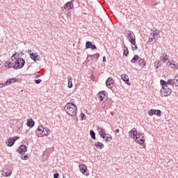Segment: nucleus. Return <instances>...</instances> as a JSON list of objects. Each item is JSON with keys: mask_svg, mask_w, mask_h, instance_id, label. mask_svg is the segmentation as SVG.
<instances>
[{"mask_svg": "<svg viewBox=\"0 0 178 178\" xmlns=\"http://www.w3.org/2000/svg\"><path fill=\"white\" fill-rule=\"evenodd\" d=\"M115 133H120V130H119V129H115Z\"/></svg>", "mask_w": 178, "mask_h": 178, "instance_id": "51", "label": "nucleus"}, {"mask_svg": "<svg viewBox=\"0 0 178 178\" xmlns=\"http://www.w3.org/2000/svg\"><path fill=\"white\" fill-rule=\"evenodd\" d=\"M38 77H41V75L37 74V75L35 76V79H38Z\"/></svg>", "mask_w": 178, "mask_h": 178, "instance_id": "50", "label": "nucleus"}, {"mask_svg": "<svg viewBox=\"0 0 178 178\" xmlns=\"http://www.w3.org/2000/svg\"><path fill=\"white\" fill-rule=\"evenodd\" d=\"M28 52H31V50H29Z\"/></svg>", "mask_w": 178, "mask_h": 178, "instance_id": "55", "label": "nucleus"}, {"mask_svg": "<svg viewBox=\"0 0 178 178\" xmlns=\"http://www.w3.org/2000/svg\"><path fill=\"white\" fill-rule=\"evenodd\" d=\"M129 136H131V134H132L134 138H135V137H137V134H138L137 129L133 128V129L129 132Z\"/></svg>", "mask_w": 178, "mask_h": 178, "instance_id": "18", "label": "nucleus"}, {"mask_svg": "<svg viewBox=\"0 0 178 178\" xmlns=\"http://www.w3.org/2000/svg\"><path fill=\"white\" fill-rule=\"evenodd\" d=\"M99 53H97L95 54L88 55V58H90V59H92V60L95 59V62H97L99 58Z\"/></svg>", "mask_w": 178, "mask_h": 178, "instance_id": "16", "label": "nucleus"}, {"mask_svg": "<svg viewBox=\"0 0 178 178\" xmlns=\"http://www.w3.org/2000/svg\"><path fill=\"white\" fill-rule=\"evenodd\" d=\"M97 98H99V101L105 102V101L108 99V97L106 96V91L102 90L99 92L97 94Z\"/></svg>", "mask_w": 178, "mask_h": 178, "instance_id": "6", "label": "nucleus"}, {"mask_svg": "<svg viewBox=\"0 0 178 178\" xmlns=\"http://www.w3.org/2000/svg\"><path fill=\"white\" fill-rule=\"evenodd\" d=\"M97 130H98L99 134H100V136L102 137V138L105 140V138H106V133H105V131H104V129L101 128V127H98Z\"/></svg>", "mask_w": 178, "mask_h": 178, "instance_id": "14", "label": "nucleus"}, {"mask_svg": "<svg viewBox=\"0 0 178 178\" xmlns=\"http://www.w3.org/2000/svg\"><path fill=\"white\" fill-rule=\"evenodd\" d=\"M159 66H161V61L155 62L154 63V67L156 69H159Z\"/></svg>", "mask_w": 178, "mask_h": 178, "instance_id": "38", "label": "nucleus"}, {"mask_svg": "<svg viewBox=\"0 0 178 178\" xmlns=\"http://www.w3.org/2000/svg\"><path fill=\"white\" fill-rule=\"evenodd\" d=\"M105 141L106 142H109L111 141V140H112V136H111L110 134L108 135V136H106L105 138Z\"/></svg>", "mask_w": 178, "mask_h": 178, "instance_id": "37", "label": "nucleus"}, {"mask_svg": "<svg viewBox=\"0 0 178 178\" xmlns=\"http://www.w3.org/2000/svg\"><path fill=\"white\" fill-rule=\"evenodd\" d=\"M153 42V44H155V42H156V38H155V37L153 36V38H149L148 41H147V44L149 45L151 44V42Z\"/></svg>", "mask_w": 178, "mask_h": 178, "instance_id": "27", "label": "nucleus"}, {"mask_svg": "<svg viewBox=\"0 0 178 178\" xmlns=\"http://www.w3.org/2000/svg\"><path fill=\"white\" fill-rule=\"evenodd\" d=\"M125 35L129 38V42L132 44V45H136V35L131 31H126Z\"/></svg>", "mask_w": 178, "mask_h": 178, "instance_id": "4", "label": "nucleus"}, {"mask_svg": "<svg viewBox=\"0 0 178 178\" xmlns=\"http://www.w3.org/2000/svg\"><path fill=\"white\" fill-rule=\"evenodd\" d=\"M67 81H68V88H73V79L70 76L67 77Z\"/></svg>", "mask_w": 178, "mask_h": 178, "instance_id": "23", "label": "nucleus"}, {"mask_svg": "<svg viewBox=\"0 0 178 178\" xmlns=\"http://www.w3.org/2000/svg\"><path fill=\"white\" fill-rule=\"evenodd\" d=\"M34 81L35 84H40L41 81H42V80L39 79H35Z\"/></svg>", "mask_w": 178, "mask_h": 178, "instance_id": "43", "label": "nucleus"}, {"mask_svg": "<svg viewBox=\"0 0 178 178\" xmlns=\"http://www.w3.org/2000/svg\"><path fill=\"white\" fill-rule=\"evenodd\" d=\"M161 113H162V111L161 110H155V113L156 116L161 117Z\"/></svg>", "mask_w": 178, "mask_h": 178, "instance_id": "35", "label": "nucleus"}, {"mask_svg": "<svg viewBox=\"0 0 178 178\" xmlns=\"http://www.w3.org/2000/svg\"><path fill=\"white\" fill-rule=\"evenodd\" d=\"M135 47H131V49H132V50L133 51H136V49H138V47H137V44H134Z\"/></svg>", "mask_w": 178, "mask_h": 178, "instance_id": "45", "label": "nucleus"}, {"mask_svg": "<svg viewBox=\"0 0 178 178\" xmlns=\"http://www.w3.org/2000/svg\"><path fill=\"white\" fill-rule=\"evenodd\" d=\"M74 99H72L70 102L65 104L64 109L70 116H76L77 115V106L74 104Z\"/></svg>", "mask_w": 178, "mask_h": 178, "instance_id": "1", "label": "nucleus"}, {"mask_svg": "<svg viewBox=\"0 0 178 178\" xmlns=\"http://www.w3.org/2000/svg\"><path fill=\"white\" fill-rule=\"evenodd\" d=\"M15 56H16V54H14L12 56V57H11V60H15V59H16V57H15Z\"/></svg>", "mask_w": 178, "mask_h": 178, "instance_id": "47", "label": "nucleus"}, {"mask_svg": "<svg viewBox=\"0 0 178 178\" xmlns=\"http://www.w3.org/2000/svg\"><path fill=\"white\" fill-rule=\"evenodd\" d=\"M103 62H106V57L105 56L103 57Z\"/></svg>", "mask_w": 178, "mask_h": 178, "instance_id": "49", "label": "nucleus"}, {"mask_svg": "<svg viewBox=\"0 0 178 178\" xmlns=\"http://www.w3.org/2000/svg\"><path fill=\"white\" fill-rule=\"evenodd\" d=\"M19 138H20V137H19V136H14L11 139L13 140V141H14V144H15V143H16V141H17V140H19Z\"/></svg>", "mask_w": 178, "mask_h": 178, "instance_id": "41", "label": "nucleus"}, {"mask_svg": "<svg viewBox=\"0 0 178 178\" xmlns=\"http://www.w3.org/2000/svg\"><path fill=\"white\" fill-rule=\"evenodd\" d=\"M80 117H81V120H86V119H87L86 114H84L83 113H81Z\"/></svg>", "mask_w": 178, "mask_h": 178, "instance_id": "36", "label": "nucleus"}, {"mask_svg": "<svg viewBox=\"0 0 178 178\" xmlns=\"http://www.w3.org/2000/svg\"><path fill=\"white\" fill-rule=\"evenodd\" d=\"M6 144L8 147H13L15 145L14 141L12 138L8 139L6 142Z\"/></svg>", "mask_w": 178, "mask_h": 178, "instance_id": "24", "label": "nucleus"}, {"mask_svg": "<svg viewBox=\"0 0 178 178\" xmlns=\"http://www.w3.org/2000/svg\"><path fill=\"white\" fill-rule=\"evenodd\" d=\"M146 63L147 62H145V60H144V58H139L138 65L140 67H144Z\"/></svg>", "mask_w": 178, "mask_h": 178, "instance_id": "22", "label": "nucleus"}, {"mask_svg": "<svg viewBox=\"0 0 178 178\" xmlns=\"http://www.w3.org/2000/svg\"><path fill=\"white\" fill-rule=\"evenodd\" d=\"M141 136H144V134H137L136 136H135L136 140L140 138Z\"/></svg>", "mask_w": 178, "mask_h": 178, "instance_id": "40", "label": "nucleus"}, {"mask_svg": "<svg viewBox=\"0 0 178 178\" xmlns=\"http://www.w3.org/2000/svg\"><path fill=\"white\" fill-rule=\"evenodd\" d=\"M63 178H65V177H63Z\"/></svg>", "mask_w": 178, "mask_h": 178, "instance_id": "56", "label": "nucleus"}, {"mask_svg": "<svg viewBox=\"0 0 178 178\" xmlns=\"http://www.w3.org/2000/svg\"><path fill=\"white\" fill-rule=\"evenodd\" d=\"M90 134L91 138H92V140H95V132L94 131V130H91L90 131Z\"/></svg>", "mask_w": 178, "mask_h": 178, "instance_id": "32", "label": "nucleus"}, {"mask_svg": "<svg viewBox=\"0 0 178 178\" xmlns=\"http://www.w3.org/2000/svg\"><path fill=\"white\" fill-rule=\"evenodd\" d=\"M140 145L143 147V148H145V140L144 139H140Z\"/></svg>", "mask_w": 178, "mask_h": 178, "instance_id": "30", "label": "nucleus"}, {"mask_svg": "<svg viewBox=\"0 0 178 178\" xmlns=\"http://www.w3.org/2000/svg\"><path fill=\"white\" fill-rule=\"evenodd\" d=\"M152 5H153V6H156V5H159V1H152Z\"/></svg>", "mask_w": 178, "mask_h": 178, "instance_id": "44", "label": "nucleus"}, {"mask_svg": "<svg viewBox=\"0 0 178 178\" xmlns=\"http://www.w3.org/2000/svg\"><path fill=\"white\" fill-rule=\"evenodd\" d=\"M148 114L149 116H154V115H155V109H150Z\"/></svg>", "mask_w": 178, "mask_h": 178, "instance_id": "33", "label": "nucleus"}, {"mask_svg": "<svg viewBox=\"0 0 178 178\" xmlns=\"http://www.w3.org/2000/svg\"><path fill=\"white\" fill-rule=\"evenodd\" d=\"M123 54L124 56H127L129 55V49L126 46L124 47Z\"/></svg>", "mask_w": 178, "mask_h": 178, "instance_id": "29", "label": "nucleus"}, {"mask_svg": "<svg viewBox=\"0 0 178 178\" xmlns=\"http://www.w3.org/2000/svg\"><path fill=\"white\" fill-rule=\"evenodd\" d=\"M1 175H2V176H4V177H9L12 175V170H4L2 171Z\"/></svg>", "mask_w": 178, "mask_h": 178, "instance_id": "15", "label": "nucleus"}, {"mask_svg": "<svg viewBox=\"0 0 178 178\" xmlns=\"http://www.w3.org/2000/svg\"><path fill=\"white\" fill-rule=\"evenodd\" d=\"M30 58L34 60V62H37V60H38V55L35 53H31Z\"/></svg>", "mask_w": 178, "mask_h": 178, "instance_id": "19", "label": "nucleus"}, {"mask_svg": "<svg viewBox=\"0 0 178 178\" xmlns=\"http://www.w3.org/2000/svg\"><path fill=\"white\" fill-rule=\"evenodd\" d=\"M35 124V122L31 118L27 120L26 126L29 127V129H33Z\"/></svg>", "mask_w": 178, "mask_h": 178, "instance_id": "13", "label": "nucleus"}, {"mask_svg": "<svg viewBox=\"0 0 178 178\" xmlns=\"http://www.w3.org/2000/svg\"><path fill=\"white\" fill-rule=\"evenodd\" d=\"M168 86H176V79H168L167 81Z\"/></svg>", "mask_w": 178, "mask_h": 178, "instance_id": "20", "label": "nucleus"}, {"mask_svg": "<svg viewBox=\"0 0 178 178\" xmlns=\"http://www.w3.org/2000/svg\"><path fill=\"white\" fill-rule=\"evenodd\" d=\"M140 60V56L138 55H135L131 60V63H136L137 61Z\"/></svg>", "mask_w": 178, "mask_h": 178, "instance_id": "25", "label": "nucleus"}, {"mask_svg": "<svg viewBox=\"0 0 178 178\" xmlns=\"http://www.w3.org/2000/svg\"><path fill=\"white\" fill-rule=\"evenodd\" d=\"M5 86H6L5 83H0V88H2L3 87H5Z\"/></svg>", "mask_w": 178, "mask_h": 178, "instance_id": "48", "label": "nucleus"}, {"mask_svg": "<svg viewBox=\"0 0 178 178\" xmlns=\"http://www.w3.org/2000/svg\"><path fill=\"white\" fill-rule=\"evenodd\" d=\"M22 159H23L24 161H27V159H29V156L28 155H24V156H22Z\"/></svg>", "mask_w": 178, "mask_h": 178, "instance_id": "42", "label": "nucleus"}, {"mask_svg": "<svg viewBox=\"0 0 178 178\" xmlns=\"http://www.w3.org/2000/svg\"><path fill=\"white\" fill-rule=\"evenodd\" d=\"M86 49H92V51H94L97 49V46L95 44H92V42L87 41L86 42Z\"/></svg>", "mask_w": 178, "mask_h": 178, "instance_id": "9", "label": "nucleus"}, {"mask_svg": "<svg viewBox=\"0 0 178 178\" xmlns=\"http://www.w3.org/2000/svg\"><path fill=\"white\" fill-rule=\"evenodd\" d=\"M159 34H161V31L156 29V31H154L153 37H155L156 35H159Z\"/></svg>", "mask_w": 178, "mask_h": 178, "instance_id": "34", "label": "nucleus"}, {"mask_svg": "<svg viewBox=\"0 0 178 178\" xmlns=\"http://www.w3.org/2000/svg\"><path fill=\"white\" fill-rule=\"evenodd\" d=\"M5 66H8V69H10L12 67H13V65H12V63H10V61H6L5 63Z\"/></svg>", "mask_w": 178, "mask_h": 178, "instance_id": "31", "label": "nucleus"}, {"mask_svg": "<svg viewBox=\"0 0 178 178\" xmlns=\"http://www.w3.org/2000/svg\"><path fill=\"white\" fill-rule=\"evenodd\" d=\"M73 2H74V0H72L71 1L66 3L63 7L65 10H70V9H73V8H74Z\"/></svg>", "mask_w": 178, "mask_h": 178, "instance_id": "8", "label": "nucleus"}, {"mask_svg": "<svg viewBox=\"0 0 178 178\" xmlns=\"http://www.w3.org/2000/svg\"><path fill=\"white\" fill-rule=\"evenodd\" d=\"M54 178H59V173L56 172L54 175Z\"/></svg>", "mask_w": 178, "mask_h": 178, "instance_id": "46", "label": "nucleus"}, {"mask_svg": "<svg viewBox=\"0 0 178 178\" xmlns=\"http://www.w3.org/2000/svg\"><path fill=\"white\" fill-rule=\"evenodd\" d=\"M160 83H161V86H162V88L165 87H168V81H165L163 79H161Z\"/></svg>", "mask_w": 178, "mask_h": 178, "instance_id": "28", "label": "nucleus"}, {"mask_svg": "<svg viewBox=\"0 0 178 178\" xmlns=\"http://www.w3.org/2000/svg\"><path fill=\"white\" fill-rule=\"evenodd\" d=\"M121 79L124 81L125 84H127V86H131V83H130V79H129V76L126 75L125 74H122L121 75Z\"/></svg>", "mask_w": 178, "mask_h": 178, "instance_id": "12", "label": "nucleus"}, {"mask_svg": "<svg viewBox=\"0 0 178 178\" xmlns=\"http://www.w3.org/2000/svg\"><path fill=\"white\" fill-rule=\"evenodd\" d=\"M170 65L171 66V67H172V69H178V64H173V63H170Z\"/></svg>", "mask_w": 178, "mask_h": 178, "instance_id": "39", "label": "nucleus"}, {"mask_svg": "<svg viewBox=\"0 0 178 178\" xmlns=\"http://www.w3.org/2000/svg\"><path fill=\"white\" fill-rule=\"evenodd\" d=\"M15 65L13 69L17 70V69H23L24 65L26 64V60L23 58H18L15 62Z\"/></svg>", "mask_w": 178, "mask_h": 178, "instance_id": "3", "label": "nucleus"}, {"mask_svg": "<svg viewBox=\"0 0 178 178\" xmlns=\"http://www.w3.org/2000/svg\"><path fill=\"white\" fill-rule=\"evenodd\" d=\"M161 97H168L172 94V89L169 86L161 88L160 91Z\"/></svg>", "mask_w": 178, "mask_h": 178, "instance_id": "5", "label": "nucleus"}, {"mask_svg": "<svg viewBox=\"0 0 178 178\" xmlns=\"http://www.w3.org/2000/svg\"><path fill=\"white\" fill-rule=\"evenodd\" d=\"M79 170L83 175H85V176H88V175H90L87 172V166L84 164L79 165Z\"/></svg>", "mask_w": 178, "mask_h": 178, "instance_id": "10", "label": "nucleus"}, {"mask_svg": "<svg viewBox=\"0 0 178 178\" xmlns=\"http://www.w3.org/2000/svg\"><path fill=\"white\" fill-rule=\"evenodd\" d=\"M113 84H115V80H113V78L108 77L106 81V87H108V88H113Z\"/></svg>", "mask_w": 178, "mask_h": 178, "instance_id": "7", "label": "nucleus"}, {"mask_svg": "<svg viewBox=\"0 0 178 178\" xmlns=\"http://www.w3.org/2000/svg\"><path fill=\"white\" fill-rule=\"evenodd\" d=\"M111 115H112V116H113V112H111Z\"/></svg>", "mask_w": 178, "mask_h": 178, "instance_id": "54", "label": "nucleus"}, {"mask_svg": "<svg viewBox=\"0 0 178 178\" xmlns=\"http://www.w3.org/2000/svg\"><path fill=\"white\" fill-rule=\"evenodd\" d=\"M168 54H163L162 56L160 57V60L163 62V63H166V60H168Z\"/></svg>", "mask_w": 178, "mask_h": 178, "instance_id": "21", "label": "nucleus"}, {"mask_svg": "<svg viewBox=\"0 0 178 178\" xmlns=\"http://www.w3.org/2000/svg\"><path fill=\"white\" fill-rule=\"evenodd\" d=\"M16 81H17V79L16 78L9 79L4 83V86H9V84H12V83H16Z\"/></svg>", "mask_w": 178, "mask_h": 178, "instance_id": "17", "label": "nucleus"}, {"mask_svg": "<svg viewBox=\"0 0 178 178\" xmlns=\"http://www.w3.org/2000/svg\"><path fill=\"white\" fill-rule=\"evenodd\" d=\"M95 146L96 148H99V149H102V148L104 147V143L99 142L95 143Z\"/></svg>", "mask_w": 178, "mask_h": 178, "instance_id": "26", "label": "nucleus"}, {"mask_svg": "<svg viewBox=\"0 0 178 178\" xmlns=\"http://www.w3.org/2000/svg\"><path fill=\"white\" fill-rule=\"evenodd\" d=\"M51 133V131L48 128H44L42 125H40L36 131L35 134L38 137H47L48 134Z\"/></svg>", "mask_w": 178, "mask_h": 178, "instance_id": "2", "label": "nucleus"}, {"mask_svg": "<svg viewBox=\"0 0 178 178\" xmlns=\"http://www.w3.org/2000/svg\"><path fill=\"white\" fill-rule=\"evenodd\" d=\"M136 143H138V144H140V139H136Z\"/></svg>", "mask_w": 178, "mask_h": 178, "instance_id": "52", "label": "nucleus"}, {"mask_svg": "<svg viewBox=\"0 0 178 178\" xmlns=\"http://www.w3.org/2000/svg\"><path fill=\"white\" fill-rule=\"evenodd\" d=\"M17 152L19 154H25V152H27V146L26 145H21L18 147Z\"/></svg>", "mask_w": 178, "mask_h": 178, "instance_id": "11", "label": "nucleus"}, {"mask_svg": "<svg viewBox=\"0 0 178 178\" xmlns=\"http://www.w3.org/2000/svg\"><path fill=\"white\" fill-rule=\"evenodd\" d=\"M140 140H144V135H142V137H141Z\"/></svg>", "mask_w": 178, "mask_h": 178, "instance_id": "53", "label": "nucleus"}]
</instances>
